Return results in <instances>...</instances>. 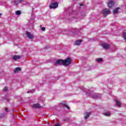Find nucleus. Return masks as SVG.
<instances>
[{
  "label": "nucleus",
  "instance_id": "obj_1",
  "mask_svg": "<svg viewBox=\"0 0 126 126\" xmlns=\"http://www.w3.org/2000/svg\"><path fill=\"white\" fill-rule=\"evenodd\" d=\"M71 63V59L70 58H68L65 60L59 59L56 61L54 63V65L58 66V65H64V66H67Z\"/></svg>",
  "mask_w": 126,
  "mask_h": 126
},
{
  "label": "nucleus",
  "instance_id": "obj_2",
  "mask_svg": "<svg viewBox=\"0 0 126 126\" xmlns=\"http://www.w3.org/2000/svg\"><path fill=\"white\" fill-rule=\"evenodd\" d=\"M102 13L103 16H104V17H106V16H107V15H108V14H111V12L110 11V9H104L102 11Z\"/></svg>",
  "mask_w": 126,
  "mask_h": 126
},
{
  "label": "nucleus",
  "instance_id": "obj_3",
  "mask_svg": "<svg viewBox=\"0 0 126 126\" xmlns=\"http://www.w3.org/2000/svg\"><path fill=\"white\" fill-rule=\"evenodd\" d=\"M59 6V3L57 2L52 3L50 5V8L53 9L54 8H57Z\"/></svg>",
  "mask_w": 126,
  "mask_h": 126
},
{
  "label": "nucleus",
  "instance_id": "obj_4",
  "mask_svg": "<svg viewBox=\"0 0 126 126\" xmlns=\"http://www.w3.org/2000/svg\"><path fill=\"white\" fill-rule=\"evenodd\" d=\"M26 33L27 37H28L29 39H33V38H34V35L31 34L30 32H26Z\"/></svg>",
  "mask_w": 126,
  "mask_h": 126
},
{
  "label": "nucleus",
  "instance_id": "obj_5",
  "mask_svg": "<svg viewBox=\"0 0 126 126\" xmlns=\"http://www.w3.org/2000/svg\"><path fill=\"white\" fill-rule=\"evenodd\" d=\"M101 46L103 49H105V50H107L108 49H110V45L107 44V43H102L101 44Z\"/></svg>",
  "mask_w": 126,
  "mask_h": 126
},
{
  "label": "nucleus",
  "instance_id": "obj_6",
  "mask_svg": "<svg viewBox=\"0 0 126 126\" xmlns=\"http://www.w3.org/2000/svg\"><path fill=\"white\" fill-rule=\"evenodd\" d=\"M41 107L42 106L39 103L33 104L32 105V108H34L35 109H37L38 108H41Z\"/></svg>",
  "mask_w": 126,
  "mask_h": 126
},
{
  "label": "nucleus",
  "instance_id": "obj_7",
  "mask_svg": "<svg viewBox=\"0 0 126 126\" xmlns=\"http://www.w3.org/2000/svg\"><path fill=\"white\" fill-rule=\"evenodd\" d=\"M114 4V3L113 1H110L107 3V5L108 6V7H109V8H111L112 6H113Z\"/></svg>",
  "mask_w": 126,
  "mask_h": 126
},
{
  "label": "nucleus",
  "instance_id": "obj_8",
  "mask_svg": "<svg viewBox=\"0 0 126 126\" xmlns=\"http://www.w3.org/2000/svg\"><path fill=\"white\" fill-rule=\"evenodd\" d=\"M23 1H24V0H15L14 2V4L15 5H17L19 2H23Z\"/></svg>",
  "mask_w": 126,
  "mask_h": 126
},
{
  "label": "nucleus",
  "instance_id": "obj_9",
  "mask_svg": "<svg viewBox=\"0 0 126 126\" xmlns=\"http://www.w3.org/2000/svg\"><path fill=\"white\" fill-rule=\"evenodd\" d=\"M82 42V40H76L75 42V43L74 44V45H76V46H79V45L81 44Z\"/></svg>",
  "mask_w": 126,
  "mask_h": 126
},
{
  "label": "nucleus",
  "instance_id": "obj_10",
  "mask_svg": "<svg viewBox=\"0 0 126 126\" xmlns=\"http://www.w3.org/2000/svg\"><path fill=\"white\" fill-rule=\"evenodd\" d=\"M84 115H85V117H84L85 120H87V118H89V116H90V112H86Z\"/></svg>",
  "mask_w": 126,
  "mask_h": 126
},
{
  "label": "nucleus",
  "instance_id": "obj_11",
  "mask_svg": "<svg viewBox=\"0 0 126 126\" xmlns=\"http://www.w3.org/2000/svg\"><path fill=\"white\" fill-rule=\"evenodd\" d=\"M21 71V68L17 67L14 70L13 72H14V73H17V72H18V71Z\"/></svg>",
  "mask_w": 126,
  "mask_h": 126
},
{
  "label": "nucleus",
  "instance_id": "obj_12",
  "mask_svg": "<svg viewBox=\"0 0 126 126\" xmlns=\"http://www.w3.org/2000/svg\"><path fill=\"white\" fill-rule=\"evenodd\" d=\"M21 56H19V55H15L13 57V60H14V61H16L17 60H19V59H21Z\"/></svg>",
  "mask_w": 126,
  "mask_h": 126
},
{
  "label": "nucleus",
  "instance_id": "obj_13",
  "mask_svg": "<svg viewBox=\"0 0 126 126\" xmlns=\"http://www.w3.org/2000/svg\"><path fill=\"white\" fill-rule=\"evenodd\" d=\"M115 102L117 106H118V107H121V106L122 105V103H121V102L118 101V100H116Z\"/></svg>",
  "mask_w": 126,
  "mask_h": 126
},
{
  "label": "nucleus",
  "instance_id": "obj_14",
  "mask_svg": "<svg viewBox=\"0 0 126 126\" xmlns=\"http://www.w3.org/2000/svg\"><path fill=\"white\" fill-rule=\"evenodd\" d=\"M119 9H120V7L116 8L115 9L113 10V13H118V12H119Z\"/></svg>",
  "mask_w": 126,
  "mask_h": 126
},
{
  "label": "nucleus",
  "instance_id": "obj_15",
  "mask_svg": "<svg viewBox=\"0 0 126 126\" xmlns=\"http://www.w3.org/2000/svg\"><path fill=\"white\" fill-rule=\"evenodd\" d=\"M123 37L124 40H125V41H126V30L124 31V32Z\"/></svg>",
  "mask_w": 126,
  "mask_h": 126
},
{
  "label": "nucleus",
  "instance_id": "obj_16",
  "mask_svg": "<svg viewBox=\"0 0 126 126\" xmlns=\"http://www.w3.org/2000/svg\"><path fill=\"white\" fill-rule=\"evenodd\" d=\"M92 96L94 99H98V98H99V96L98 95V94H94L92 95Z\"/></svg>",
  "mask_w": 126,
  "mask_h": 126
},
{
  "label": "nucleus",
  "instance_id": "obj_17",
  "mask_svg": "<svg viewBox=\"0 0 126 126\" xmlns=\"http://www.w3.org/2000/svg\"><path fill=\"white\" fill-rule=\"evenodd\" d=\"M104 115L106 116V117H110L111 116V113L106 112V113H104Z\"/></svg>",
  "mask_w": 126,
  "mask_h": 126
},
{
  "label": "nucleus",
  "instance_id": "obj_18",
  "mask_svg": "<svg viewBox=\"0 0 126 126\" xmlns=\"http://www.w3.org/2000/svg\"><path fill=\"white\" fill-rule=\"evenodd\" d=\"M63 107H65V108H66V109H67L68 110H69V107H68V106H67L66 104H63Z\"/></svg>",
  "mask_w": 126,
  "mask_h": 126
},
{
  "label": "nucleus",
  "instance_id": "obj_19",
  "mask_svg": "<svg viewBox=\"0 0 126 126\" xmlns=\"http://www.w3.org/2000/svg\"><path fill=\"white\" fill-rule=\"evenodd\" d=\"M16 15H20L21 14V12H20L19 10H18L16 11Z\"/></svg>",
  "mask_w": 126,
  "mask_h": 126
},
{
  "label": "nucleus",
  "instance_id": "obj_20",
  "mask_svg": "<svg viewBox=\"0 0 126 126\" xmlns=\"http://www.w3.org/2000/svg\"><path fill=\"white\" fill-rule=\"evenodd\" d=\"M40 28L42 31H45V30H46V28L45 27H42V26H40Z\"/></svg>",
  "mask_w": 126,
  "mask_h": 126
},
{
  "label": "nucleus",
  "instance_id": "obj_21",
  "mask_svg": "<svg viewBox=\"0 0 126 126\" xmlns=\"http://www.w3.org/2000/svg\"><path fill=\"white\" fill-rule=\"evenodd\" d=\"M97 62L99 63V62H101L103 61V59L102 58H99L98 59H97Z\"/></svg>",
  "mask_w": 126,
  "mask_h": 126
},
{
  "label": "nucleus",
  "instance_id": "obj_22",
  "mask_svg": "<svg viewBox=\"0 0 126 126\" xmlns=\"http://www.w3.org/2000/svg\"><path fill=\"white\" fill-rule=\"evenodd\" d=\"M7 89H8L7 87H5L4 88L3 91H6V90H7Z\"/></svg>",
  "mask_w": 126,
  "mask_h": 126
},
{
  "label": "nucleus",
  "instance_id": "obj_23",
  "mask_svg": "<svg viewBox=\"0 0 126 126\" xmlns=\"http://www.w3.org/2000/svg\"><path fill=\"white\" fill-rule=\"evenodd\" d=\"M7 110H8L7 108H5V112H8V111H7Z\"/></svg>",
  "mask_w": 126,
  "mask_h": 126
},
{
  "label": "nucleus",
  "instance_id": "obj_24",
  "mask_svg": "<svg viewBox=\"0 0 126 126\" xmlns=\"http://www.w3.org/2000/svg\"><path fill=\"white\" fill-rule=\"evenodd\" d=\"M54 126H60V124H56Z\"/></svg>",
  "mask_w": 126,
  "mask_h": 126
},
{
  "label": "nucleus",
  "instance_id": "obj_25",
  "mask_svg": "<svg viewBox=\"0 0 126 126\" xmlns=\"http://www.w3.org/2000/svg\"><path fill=\"white\" fill-rule=\"evenodd\" d=\"M86 94H88L89 95H91V94H90V92L86 93Z\"/></svg>",
  "mask_w": 126,
  "mask_h": 126
},
{
  "label": "nucleus",
  "instance_id": "obj_26",
  "mask_svg": "<svg viewBox=\"0 0 126 126\" xmlns=\"http://www.w3.org/2000/svg\"><path fill=\"white\" fill-rule=\"evenodd\" d=\"M2 14L0 13V16H1Z\"/></svg>",
  "mask_w": 126,
  "mask_h": 126
},
{
  "label": "nucleus",
  "instance_id": "obj_27",
  "mask_svg": "<svg viewBox=\"0 0 126 126\" xmlns=\"http://www.w3.org/2000/svg\"><path fill=\"white\" fill-rule=\"evenodd\" d=\"M76 30H75V31L74 32H76Z\"/></svg>",
  "mask_w": 126,
  "mask_h": 126
},
{
  "label": "nucleus",
  "instance_id": "obj_28",
  "mask_svg": "<svg viewBox=\"0 0 126 126\" xmlns=\"http://www.w3.org/2000/svg\"><path fill=\"white\" fill-rule=\"evenodd\" d=\"M80 5H82V4H80Z\"/></svg>",
  "mask_w": 126,
  "mask_h": 126
},
{
  "label": "nucleus",
  "instance_id": "obj_29",
  "mask_svg": "<svg viewBox=\"0 0 126 126\" xmlns=\"http://www.w3.org/2000/svg\"><path fill=\"white\" fill-rule=\"evenodd\" d=\"M28 93H30V92H29V91H28Z\"/></svg>",
  "mask_w": 126,
  "mask_h": 126
}]
</instances>
